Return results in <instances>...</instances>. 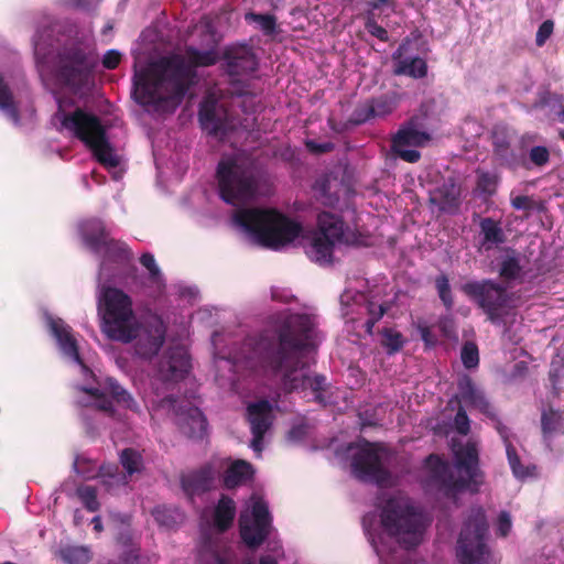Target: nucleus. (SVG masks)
Masks as SVG:
<instances>
[{
	"label": "nucleus",
	"mask_w": 564,
	"mask_h": 564,
	"mask_svg": "<svg viewBox=\"0 0 564 564\" xmlns=\"http://www.w3.org/2000/svg\"><path fill=\"white\" fill-rule=\"evenodd\" d=\"M499 178L497 175L489 172H479L477 175L476 191H478L486 198L496 194Z\"/></svg>",
	"instance_id": "a18cd8bd"
},
{
	"label": "nucleus",
	"mask_w": 564,
	"mask_h": 564,
	"mask_svg": "<svg viewBox=\"0 0 564 564\" xmlns=\"http://www.w3.org/2000/svg\"><path fill=\"white\" fill-rule=\"evenodd\" d=\"M401 48L393 53L394 75H406L412 78H423L427 74V64L421 57L402 58Z\"/></svg>",
	"instance_id": "cd10ccee"
},
{
	"label": "nucleus",
	"mask_w": 564,
	"mask_h": 564,
	"mask_svg": "<svg viewBox=\"0 0 564 564\" xmlns=\"http://www.w3.org/2000/svg\"><path fill=\"white\" fill-rule=\"evenodd\" d=\"M198 553L200 560L210 558L214 564H228L227 555L220 552L218 539L209 533L202 534Z\"/></svg>",
	"instance_id": "f704fd0d"
},
{
	"label": "nucleus",
	"mask_w": 564,
	"mask_h": 564,
	"mask_svg": "<svg viewBox=\"0 0 564 564\" xmlns=\"http://www.w3.org/2000/svg\"><path fill=\"white\" fill-rule=\"evenodd\" d=\"M246 416L251 432L267 434L274 420L272 404L265 399L249 403Z\"/></svg>",
	"instance_id": "5701e85b"
},
{
	"label": "nucleus",
	"mask_w": 564,
	"mask_h": 564,
	"mask_svg": "<svg viewBox=\"0 0 564 564\" xmlns=\"http://www.w3.org/2000/svg\"><path fill=\"white\" fill-rule=\"evenodd\" d=\"M198 120L203 130L214 137H225L231 122L228 109L213 96L205 97L200 102Z\"/></svg>",
	"instance_id": "f3484780"
},
{
	"label": "nucleus",
	"mask_w": 564,
	"mask_h": 564,
	"mask_svg": "<svg viewBox=\"0 0 564 564\" xmlns=\"http://www.w3.org/2000/svg\"><path fill=\"white\" fill-rule=\"evenodd\" d=\"M460 359L466 369H474L479 365V350L474 341H466L460 350Z\"/></svg>",
	"instance_id": "3c124183"
},
{
	"label": "nucleus",
	"mask_w": 564,
	"mask_h": 564,
	"mask_svg": "<svg viewBox=\"0 0 564 564\" xmlns=\"http://www.w3.org/2000/svg\"><path fill=\"white\" fill-rule=\"evenodd\" d=\"M528 165L530 166V170L532 166L542 169L550 162V151L544 145H534L532 147L527 156Z\"/></svg>",
	"instance_id": "09e8293b"
},
{
	"label": "nucleus",
	"mask_w": 564,
	"mask_h": 564,
	"mask_svg": "<svg viewBox=\"0 0 564 564\" xmlns=\"http://www.w3.org/2000/svg\"><path fill=\"white\" fill-rule=\"evenodd\" d=\"M236 517V503L226 496L221 495L214 510V525L219 532H226Z\"/></svg>",
	"instance_id": "2f4dec72"
},
{
	"label": "nucleus",
	"mask_w": 564,
	"mask_h": 564,
	"mask_svg": "<svg viewBox=\"0 0 564 564\" xmlns=\"http://www.w3.org/2000/svg\"><path fill=\"white\" fill-rule=\"evenodd\" d=\"M131 341L134 340L135 354L143 359H151L160 351L165 341L166 326L158 315L148 316L140 324H131Z\"/></svg>",
	"instance_id": "2eb2a0df"
},
{
	"label": "nucleus",
	"mask_w": 564,
	"mask_h": 564,
	"mask_svg": "<svg viewBox=\"0 0 564 564\" xmlns=\"http://www.w3.org/2000/svg\"><path fill=\"white\" fill-rule=\"evenodd\" d=\"M220 198L231 205L252 199L259 192L263 173L254 160L227 158L219 161L216 170Z\"/></svg>",
	"instance_id": "20e7f679"
},
{
	"label": "nucleus",
	"mask_w": 564,
	"mask_h": 564,
	"mask_svg": "<svg viewBox=\"0 0 564 564\" xmlns=\"http://www.w3.org/2000/svg\"><path fill=\"white\" fill-rule=\"evenodd\" d=\"M97 65L98 58L95 53L80 43H72L57 52L55 77L59 84L77 94L89 89Z\"/></svg>",
	"instance_id": "0eeeda50"
},
{
	"label": "nucleus",
	"mask_w": 564,
	"mask_h": 564,
	"mask_svg": "<svg viewBox=\"0 0 564 564\" xmlns=\"http://www.w3.org/2000/svg\"><path fill=\"white\" fill-rule=\"evenodd\" d=\"M417 328L421 335V339L427 347H433L436 345L437 338L430 326L419 325Z\"/></svg>",
	"instance_id": "0e129e2a"
},
{
	"label": "nucleus",
	"mask_w": 564,
	"mask_h": 564,
	"mask_svg": "<svg viewBox=\"0 0 564 564\" xmlns=\"http://www.w3.org/2000/svg\"><path fill=\"white\" fill-rule=\"evenodd\" d=\"M99 274L112 283H124L127 279L134 280L138 268L133 263V253L128 245L111 238L101 247Z\"/></svg>",
	"instance_id": "ddd939ff"
},
{
	"label": "nucleus",
	"mask_w": 564,
	"mask_h": 564,
	"mask_svg": "<svg viewBox=\"0 0 564 564\" xmlns=\"http://www.w3.org/2000/svg\"><path fill=\"white\" fill-rule=\"evenodd\" d=\"M224 69L231 78L250 76L258 68V58L247 45L230 46L224 51Z\"/></svg>",
	"instance_id": "6ab92c4d"
},
{
	"label": "nucleus",
	"mask_w": 564,
	"mask_h": 564,
	"mask_svg": "<svg viewBox=\"0 0 564 564\" xmlns=\"http://www.w3.org/2000/svg\"><path fill=\"white\" fill-rule=\"evenodd\" d=\"M380 333L382 335L381 345L386 348L388 355H394L403 348L404 338L400 332L384 327Z\"/></svg>",
	"instance_id": "37998d69"
},
{
	"label": "nucleus",
	"mask_w": 564,
	"mask_h": 564,
	"mask_svg": "<svg viewBox=\"0 0 564 564\" xmlns=\"http://www.w3.org/2000/svg\"><path fill=\"white\" fill-rule=\"evenodd\" d=\"M435 288L438 294V297L443 305L447 311H451L454 306V296L452 293V289L449 285V280L447 275L440 274L435 279Z\"/></svg>",
	"instance_id": "de8ad7c7"
},
{
	"label": "nucleus",
	"mask_w": 564,
	"mask_h": 564,
	"mask_svg": "<svg viewBox=\"0 0 564 564\" xmlns=\"http://www.w3.org/2000/svg\"><path fill=\"white\" fill-rule=\"evenodd\" d=\"M245 20L257 23L264 35H273L276 32V18L273 14L248 12L245 14Z\"/></svg>",
	"instance_id": "79ce46f5"
},
{
	"label": "nucleus",
	"mask_w": 564,
	"mask_h": 564,
	"mask_svg": "<svg viewBox=\"0 0 564 564\" xmlns=\"http://www.w3.org/2000/svg\"><path fill=\"white\" fill-rule=\"evenodd\" d=\"M431 140L430 133L420 131L416 122L411 120L400 128L391 140L392 153L408 163H416L421 159V153L415 149L408 147H423Z\"/></svg>",
	"instance_id": "dca6fc26"
},
{
	"label": "nucleus",
	"mask_w": 564,
	"mask_h": 564,
	"mask_svg": "<svg viewBox=\"0 0 564 564\" xmlns=\"http://www.w3.org/2000/svg\"><path fill=\"white\" fill-rule=\"evenodd\" d=\"M371 118H376L373 115V108H371L369 101L359 105L354 110L349 121L355 124H361L370 120Z\"/></svg>",
	"instance_id": "603ef678"
},
{
	"label": "nucleus",
	"mask_w": 564,
	"mask_h": 564,
	"mask_svg": "<svg viewBox=\"0 0 564 564\" xmlns=\"http://www.w3.org/2000/svg\"><path fill=\"white\" fill-rule=\"evenodd\" d=\"M234 221L259 245L273 250L293 242L302 232L300 223L273 208H241Z\"/></svg>",
	"instance_id": "7ed1b4c3"
},
{
	"label": "nucleus",
	"mask_w": 564,
	"mask_h": 564,
	"mask_svg": "<svg viewBox=\"0 0 564 564\" xmlns=\"http://www.w3.org/2000/svg\"><path fill=\"white\" fill-rule=\"evenodd\" d=\"M454 424H455L456 431L460 435H467L470 431L468 415L462 405H459L457 409L456 415L454 417Z\"/></svg>",
	"instance_id": "5fc2aeb1"
},
{
	"label": "nucleus",
	"mask_w": 564,
	"mask_h": 564,
	"mask_svg": "<svg viewBox=\"0 0 564 564\" xmlns=\"http://www.w3.org/2000/svg\"><path fill=\"white\" fill-rule=\"evenodd\" d=\"M371 108H373L375 117H384L390 115L397 107L395 100L388 96L382 95L369 100Z\"/></svg>",
	"instance_id": "8fccbe9b"
},
{
	"label": "nucleus",
	"mask_w": 564,
	"mask_h": 564,
	"mask_svg": "<svg viewBox=\"0 0 564 564\" xmlns=\"http://www.w3.org/2000/svg\"><path fill=\"white\" fill-rule=\"evenodd\" d=\"M96 408L100 411L108 413L109 415L115 414V408L112 401L106 397V394L96 400Z\"/></svg>",
	"instance_id": "774afa93"
},
{
	"label": "nucleus",
	"mask_w": 564,
	"mask_h": 564,
	"mask_svg": "<svg viewBox=\"0 0 564 564\" xmlns=\"http://www.w3.org/2000/svg\"><path fill=\"white\" fill-rule=\"evenodd\" d=\"M119 460L128 478L134 474L141 473L143 469V457L140 452L132 447L122 449Z\"/></svg>",
	"instance_id": "e433bc0d"
},
{
	"label": "nucleus",
	"mask_w": 564,
	"mask_h": 564,
	"mask_svg": "<svg viewBox=\"0 0 564 564\" xmlns=\"http://www.w3.org/2000/svg\"><path fill=\"white\" fill-rule=\"evenodd\" d=\"M189 368L191 359L187 350L182 346H173L159 359L156 375L163 382H178L186 377Z\"/></svg>",
	"instance_id": "a211bd4d"
},
{
	"label": "nucleus",
	"mask_w": 564,
	"mask_h": 564,
	"mask_svg": "<svg viewBox=\"0 0 564 564\" xmlns=\"http://www.w3.org/2000/svg\"><path fill=\"white\" fill-rule=\"evenodd\" d=\"M105 392L109 393L113 401L131 411L138 410V403L133 397L115 379L108 377L102 383Z\"/></svg>",
	"instance_id": "c9c22d12"
},
{
	"label": "nucleus",
	"mask_w": 564,
	"mask_h": 564,
	"mask_svg": "<svg viewBox=\"0 0 564 564\" xmlns=\"http://www.w3.org/2000/svg\"><path fill=\"white\" fill-rule=\"evenodd\" d=\"M254 469L246 460L238 459L234 462L225 471L223 484L227 489H235L253 478Z\"/></svg>",
	"instance_id": "7c9ffc66"
},
{
	"label": "nucleus",
	"mask_w": 564,
	"mask_h": 564,
	"mask_svg": "<svg viewBox=\"0 0 564 564\" xmlns=\"http://www.w3.org/2000/svg\"><path fill=\"white\" fill-rule=\"evenodd\" d=\"M512 528L511 516L508 511H501L497 521V534L506 538Z\"/></svg>",
	"instance_id": "4d7b16f0"
},
{
	"label": "nucleus",
	"mask_w": 564,
	"mask_h": 564,
	"mask_svg": "<svg viewBox=\"0 0 564 564\" xmlns=\"http://www.w3.org/2000/svg\"><path fill=\"white\" fill-rule=\"evenodd\" d=\"M454 455L456 467L466 474V478L456 477L451 465L436 454H431L425 459L430 473L429 482L447 498L455 497L470 484L477 482L479 456L476 445L467 443L458 447Z\"/></svg>",
	"instance_id": "39448f33"
},
{
	"label": "nucleus",
	"mask_w": 564,
	"mask_h": 564,
	"mask_svg": "<svg viewBox=\"0 0 564 564\" xmlns=\"http://www.w3.org/2000/svg\"><path fill=\"white\" fill-rule=\"evenodd\" d=\"M366 6L368 8V12H375V11L381 10L382 8H389L392 11H395L397 1L395 0H368L366 2Z\"/></svg>",
	"instance_id": "680f3d73"
},
{
	"label": "nucleus",
	"mask_w": 564,
	"mask_h": 564,
	"mask_svg": "<svg viewBox=\"0 0 564 564\" xmlns=\"http://www.w3.org/2000/svg\"><path fill=\"white\" fill-rule=\"evenodd\" d=\"M62 124L65 129L73 131L74 135L91 150L100 164L107 167L119 165V159L113 152L107 139L106 129L97 116L78 108L74 112L65 115Z\"/></svg>",
	"instance_id": "6e6552de"
},
{
	"label": "nucleus",
	"mask_w": 564,
	"mask_h": 564,
	"mask_svg": "<svg viewBox=\"0 0 564 564\" xmlns=\"http://www.w3.org/2000/svg\"><path fill=\"white\" fill-rule=\"evenodd\" d=\"M212 470L209 467H200L182 474L181 486L188 496L199 495L209 490L212 486Z\"/></svg>",
	"instance_id": "bb28decb"
},
{
	"label": "nucleus",
	"mask_w": 564,
	"mask_h": 564,
	"mask_svg": "<svg viewBox=\"0 0 564 564\" xmlns=\"http://www.w3.org/2000/svg\"><path fill=\"white\" fill-rule=\"evenodd\" d=\"M0 110H2L9 119L14 123L20 122L19 109L13 100L12 93L9 86L4 83L2 75L0 74Z\"/></svg>",
	"instance_id": "4c0bfd02"
},
{
	"label": "nucleus",
	"mask_w": 564,
	"mask_h": 564,
	"mask_svg": "<svg viewBox=\"0 0 564 564\" xmlns=\"http://www.w3.org/2000/svg\"><path fill=\"white\" fill-rule=\"evenodd\" d=\"M508 254L499 263V276L502 281L510 283L522 278V265L514 249L508 248Z\"/></svg>",
	"instance_id": "72a5a7b5"
},
{
	"label": "nucleus",
	"mask_w": 564,
	"mask_h": 564,
	"mask_svg": "<svg viewBox=\"0 0 564 564\" xmlns=\"http://www.w3.org/2000/svg\"><path fill=\"white\" fill-rule=\"evenodd\" d=\"M495 423V429L496 431L498 432V434L500 435V437L502 438L503 441V444L505 446L507 447L508 446V443H511L510 441V430L508 429V426H506L499 419V416L492 421Z\"/></svg>",
	"instance_id": "338daca9"
},
{
	"label": "nucleus",
	"mask_w": 564,
	"mask_h": 564,
	"mask_svg": "<svg viewBox=\"0 0 564 564\" xmlns=\"http://www.w3.org/2000/svg\"><path fill=\"white\" fill-rule=\"evenodd\" d=\"M313 326V321L307 314H289L279 318L271 330L260 335L256 351L267 369L282 376L285 391L310 389L312 400L326 406L329 399L325 395V376H296L303 366V352L310 346Z\"/></svg>",
	"instance_id": "f03ea898"
},
{
	"label": "nucleus",
	"mask_w": 564,
	"mask_h": 564,
	"mask_svg": "<svg viewBox=\"0 0 564 564\" xmlns=\"http://www.w3.org/2000/svg\"><path fill=\"white\" fill-rule=\"evenodd\" d=\"M121 54L116 50H109L102 57V66L106 69H115L119 66L121 62Z\"/></svg>",
	"instance_id": "052dcab7"
},
{
	"label": "nucleus",
	"mask_w": 564,
	"mask_h": 564,
	"mask_svg": "<svg viewBox=\"0 0 564 564\" xmlns=\"http://www.w3.org/2000/svg\"><path fill=\"white\" fill-rule=\"evenodd\" d=\"M494 154L499 161L500 165H503L511 170L523 167L530 170L524 153H518L510 148V144L506 140H497L494 143Z\"/></svg>",
	"instance_id": "c85d7f7f"
},
{
	"label": "nucleus",
	"mask_w": 564,
	"mask_h": 564,
	"mask_svg": "<svg viewBox=\"0 0 564 564\" xmlns=\"http://www.w3.org/2000/svg\"><path fill=\"white\" fill-rule=\"evenodd\" d=\"M239 531L241 540L250 549L260 546L270 533V525L253 521L248 516L241 514L239 518Z\"/></svg>",
	"instance_id": "393cba45"
},
{
	"label": "nucleus",
	"mask_w": 564,
	"mask_h": 564,
	"mask_svg": "<svg viewBox=\"0 0 564 564\" xmlns=\"http://www.w3.org/2000/svg\"><path fill=\"white\" fill-rule=\"evenodd\" d=\"M344 241H348L345 239L344 220L333 213L322 212L317 216V230L312 238L307 254L321 265L330 264L335 246Z\"/></svg>",
	"instance_id": "9b49d317"
},
{
	"label": "nucleus",
	"mask_w": 564,
	"mask_h": 564,
	"mask_svg": "<svg viewBox=\"0 0 564 564\" xmlns=\"http://www.w3.org/2000/svg\"><path fill=\"white\" fill-rule=\"evenodd\" d=\"M511 206L517 210H531L533 208V200L527 195H519L511 198Z\"/></svg>",
	"instance_id": "e2e57ef3"
},
{
	"label": "nucleus",
	"mask_w": 564,
	"mask_h": 564,
	"mask_svg": "<svg viewBox=\"0 0 564 564\" xmlns=\"http://www.w3.org/2000/svg\"><path fill=\"white\" fill-rule=\"evenodd\" d=\"M61 557L67 564H87L91 552L87 546H66L61 550Z\"/></svg>",
	"instance_id": "a19ab883"
},
{
	"label": "nucleus",
	"mask_w": 564,
	"mask_h": 564,
	"mask_svg": "<svg viewBox=\"0 0 564 564\" xmlns=\"http://www.w3.org/2000/svg\"><path fill=\"white\" fill-rule=\"evenodd\" d=\"M554 30V22L552 20H545L539 26L535 34V44L541 47L545 44L549 37L552 35Z\"/></svg>",
	"instance_id": "6e6d98bb"
},
{
	"label": "nucleus",
	"mask_w": 564,
	"mask_h": 564,
	"mask_svg": "<svg viewBox=\"0 0 564 564\" xmlns=\"http://www.w3.org/2000/svg\"><path fill=\"white\" fill-rule=\"evenodd\" d=\"M457 387L458 394L455 399L458 402H464L468 406L477 409L487 399L485 394L476 388L471 378L467 375L458 380Z\"/></svg>",
	"instance_id": "473e14b6"
},
{
	"label": "nucleus",
	"mask_w": 564,
	"mask_h": 564,
	"mask_svg": "<svg viewBox=\"0 0 564 564\" xmlns=\"http://www.w3.org/2000/svg\"><path fill=\"white\" fill-rule=\"evenodd\" d=\"M462 291L487 315L492 324L502 322L511 303V294L502 284L485 279L470 281L462 286Z\"/></svg>",
	"instance_id": "9d476101"
},
{
	"label": "nucleus",
	"mask_w": 564,
	"mask_h": 564,
	"mask_svg": "<svg viewBox=\"0 0 564 564\" xmlns=\"http://www.w3.org/2000/svg\"><path fill=\"white\" fill-rule=\"evenodd\" d=\"M488 522L482 508L471 509L459 533L456 556L460 564H479L487 552Z\"/></svg>",
	"instance_id": "f8f14e48"
},
{
	"label": "nucleus",
	"mask_w": 564,
	"mask_h": 564,
	"mask_svg": "<svg viewBox=\"0 0 564 564\" xmlns=\"http://www.w3.org/2000/svg\"><path fill=\"white\" fill-rule=\"evenodd\" d=\"M368 317L376 321L377 323L388 312L389 307L386 304H375L373 302H368L367 306Z\"/></svg>",
	"instance_id": "bf43d9fd"
},
{
	"label": "nucleus",
	"mask_w": 564,
	"mask_h": 564,
	"mask_svg": "<svg viewBox=\"0 0 564 564\" xmlns=\"http://www.w3.org/2000/svg\"><path fill=\"white\" fill-rule=\"evenodd\" d=\"M202 36L207 37L206 50L188 45L184 51L185 58L181 55L165 56L135 70L132 96L137 104L169 112L182 104L195 77L193 68L213 66L220 58V39L215 28L207 24Z\"/></svg>",
	"instance_id": "f257e3e1"
},
{
	"label": "nucleus",
	"mask_w": 564,
	"mask_h": 564,
	"mask_svg": "<svg viewBox=\"0 0 564 564\" xmlns=\"http://www.w3.org/2000/svg\"><path fill=\"white\" fill-rule=\"evenodd\" d=\"M429 204L436 206L440 213L456 215L462 205V185L453 176L430 192Z\"/></svg>",
	"instance_id": "aec40b11"
},
{
	"label": "nucleus",
	"mask_w": 564,
	"mask_h": 564,
	"mask_svg": "<svg viewBox=\"0 0 564 564\" xmlns=\"http://www.w3.org/2000/svg\"><path fill=\"white\" fill-rule=\"evenodd\" d=\"M366 29L372 36L377 37L379 41H381V42L389 41L388 31L382 25L378 24L377 21L369 19L366 22Z\"/></svg>",
	"instance_id": "13d9d810"
},
{
	"label": "nucleus",
	"mask_w": 564,
	"mask_h": 564,
	"mask_svg": "<svg viewBox=\"0 0 564 564\" xmlns=\"http://www.w3.org/2000/svg\"><path fill=\"white\" fill-rule=\"evenodd\" d=\"M76 495L86 508L90 512H96L100 508V503L97 498V489L89 485H82L76 489Z\"/></svg>",
	"instance_id": "49530a36"
},
{
	"label": "nucleus",
	"mask_w": 564,
	"mask_h": 564,
	"mask_svg": "<svg viewBox=\"0 0 564 564\" xmlns=\"http://www.w3.org/2000/svg\"><path fill=\"white\" fill-rule=\"evenodd\" d=\"M252 520L271 525V517L268 506L264 501H254L251 509Z\"/></svg>",
	"instance_id": "864d4df0"
},
{
	"label": "nucleus",
	"mask_w": 564,
	"mask_h": 564,
	"mask_svg": "<svg viewBox=\"0 0 564 564\" xmlns=\"http://www.w3.org/2000/svg\"><path fill=\"white\" fill-rule=\"evenodd\" d=\"M380 521L384 531L395 536L405 549H413L421 543L425 519L409 498L402 496L388 498L381 507Z\"/></svg>",
	"instance_id": "423d86ee"
},
{
	"label": "nucleus",
	"mask_w": 564,
	"mask_h": 564,
	"mask_svg": "<svg viewBox=\"0 0 564 564\" xmlns=\"http://www.w3.org/2000/svg\"><path fill=\"white\" fill-rule=\"evenodd\" d=\"M350 466L354 476L365 482L383 486L391 477L390 471L382 464L378 446L366 440L352 455Z\"/></svg>",
	"instance_id": "4468645a"
},
{
	"label": "nucleus",
	"mask_w": 564,
	"mask_h": 564,
	"mask_svg": "<svg viewBox=\"0 0 564 564\" xmlns=\"http://www.w3.org/2000/svg\"><path fill=\"white\" fill-rule=\"evenodd\" d=\"M562 424L561 414L550 408L549 410H544L541 415V430L544 437H549L552 434L556 433Z\"/></svg>",
	"instance_id": "c03bdc74"
},
{
	"label": "nucleus",
	"mask_w": 564,
	"mask_h": 564,
	"mask_svg": "<svg viewBox=\"0 0 564 564\" xmlns=\"http://www.w3.org/2000/svg\"><path fill=\"white\" fill-rule=\"evenodd\" d=\"M80 232L84 243L95 253H99L106 241L111 239L105 223L98 218L84 221Z\"/></svg>",
	"instance_id": "b1692460"
},
{
	"label": "nucleus",
	"mask_w": 564,
	"mask_h": 564,
	"mask_svg": "<svg viewBox=\"0 0 564 564\" xmlns=\"http://www.w3.org/2000/svg\"><path fill=\"white\" fill-rule=\"evenodd\" d=\"M101 300L108 336L124 344L131 343L130 325L133 323L134 315L130 296L120 289L105 286Z\"/></svg>",
	"instance_id": "1a4fd4ad"
},
{
	"label": "nucleus",
	"mask_w": 564,
	"mask_h": 564,
	"mask_svg": "<svg viewBox=\"0 0 564 564\" xmlns=\"http://www.w3.org/2000/svg\"><path fill=\"white\" fill-rule=\"evenodd\" d=\"M176 424L188 438L202 440L207 432V420L203 412L189 402L175 408Z\"/></svg>",
	"instance_id": "412c9836"
},
{
	"label": "nucleus",
	"mask_w": 564,
	"mask_h": 564,
	"mask_svg": "<svg viewBox=\"0 0 564 564\" xmlns=\"http://www.w3.org/2000/svg\"><path fill=\"white\" fill-rule=\"evenodd\" d=\"M48 326L52 335L57 340L62 352L78 365H83L77 340L72 334V327L62 318H48Z\"/></svg>",
	"instance_id": "4be33fe9"
},
{
	"label": "nucleus",
	"mask_w": 564,
	"mask_h": 564,
	"mask_svg": "<svg viewBox=\"0 0 564 564\" xmlns=\"http://www.w3.org/2000/svg\"><path fill=\"white\" fill-rule=\"evenodd\" d=\"M152 516L155 522L165 529H173L183 520V514L177 509L158 506L153 509Z\"/></svg>",
	"instance_id": "58836bf2"
},
{
	"label": "nucleus",
	"mask_w": 564,
	"mask_h": 564,
	"mask_svg": "<svg viewBox=\"0 0 564 564\" xmlns=\"http://www.w3.org/2000/svg\"><path fill=\"white\" fill-rule=\"evenodd\" d=\"M96 477L100 479L101 486L109 494H116L119 489L126 488L129 484L128 475L113 464L101 465Z\"/></svg>",
	"instance_id": "c756f323"
},
{
	"label": "nucleus",
	"mask_w": 564,
	"mask_h": 564,
	"mask_svg": "<svg viewBox=\"0 0 564 564\" xmlns=\"http://www.w3.org/2000/svg\"><path fill=\"white\" fill-rule=\"evenodd\" d=\"M306 148L313 153H327L334 149V144L332 142L316 143L315 141H307Z\"/></svg>",
	"instance_id": "69168bd1"
},
{
	"label": "nucleus",
	"mask_w": 564,
	"mask_h": 564,
	"mask_svg": "<svg viewBox=\"0 0 564 564\" xmlns=\"http://www.w3.org/2000/svg\"><path fill=\"white\" fill-rule=\"evenodd\" d=\"M506 454L511 471L517 479H525L533 475L534 467L522 465L520 456L512 443H508Z\"/></svg>",
	"instance_id": "ea45409f"
},
{
	"label": "nucleus",
	"mask_w": 564,
	"mask_h": 564,
	"mask_svg": "<svg viewBox=\"0 0 564 564\" xmlns=\"http://www.w3.org/2000/svg\"><path fill=\"white\" fill-rule=\"evenodd\" d=\"M480 247L490 251L507 241V236L501 227V221L492 217H484L479 220Z\"/></svg>",
	"instance_id": "a878e982"
}]
</instances>
